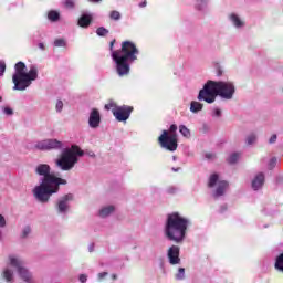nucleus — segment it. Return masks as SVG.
Listing matches in <instances>:
<instances>
[{
  "instance_id": "obj_1",
  "label": "nucleus",
  "mask_w": 283,
  "mask_h": 283,
  "mask_svg": "<svg viewBox=\"0 0 283 283\" xmlns=\"http://www.w3.org/2000/svg\"><path fill=\"white\" fill-rule=\"evenodd\" d=\"M52 168L48 164H40L35 167V174L42 176L41 184L35 186L32 193L38 202H50L53 193H59L61 185H67V180L50 174Z\"/></svg>"
},
{
  "instance_id": "obj_2",
  "label": "nucleus",
  "mask_w": 283,
  "mask_h": 283,
  "mask_svg": "<svg viewBox=\"0 0 283 283\" xmlns=\"http://www.w3.org/2000/svg\"><path fill=\"white\" fill-rule=\"evenodd\" d=\"M220 96L222 101H233L235 96V84L231 81H211L209 80L199 91L197 101H203L211 105Z\"/></svg>"
},
{
  "instance_id": "obj_3",
  "label": "nucleus",
  "mask_w": 283,
  "mask_h": 283,
  "mask_svg": "<svg viewBox=\"0 0 283 283\" xmlns=\"http://www.w3.org/2000/svg\"><path fill=\"white\" fill-rule=\"evenodd\" d=\"M191 227V219L182 216L180 212H172L167 214L164 227V235L170 242L182 244L187 238V231Z\"/></svg>"
},
{
  "instance_id": "obj_4",
  "label": "nucleus",
  "mask_w": 283,
  "mask_h": 283,
  "mask_svg": "<svg viewBox=\"0 0 283 283\" xmlns=\"http://www.w3.org/2000/svg\"><path fill=\"white\" fill-rule=\"evenodd\" d=\"M139 54L140 51L132 41H124L122 43L120 50L113 51L111 56L116 64V72L118 76H129V72L132 71V66L129 65V63L138 61Z\"/></svg>"
},
{
  "instance_id": "obj_5",
  "label": "nucleus",
  "mask_w": 283,
  "mask_h": 283,
  "mask_svg": "<svg viewBox=\"0 0 283 283\" xmlns=\"http://www.w3.org/2000/svg\"><path fill=\"white\" fill-rule=\"evenodd\" d=\"M8 264L9 266H6L1 272V280L6 283H14V270H17V273L19 275V279L22 283H35L34 275L30 271V269L25 268V263L23 262V259L17 254H10L8 256ZM12 266L13 269H11Z\"/></svg>"
},
{
  "instance_id": "obj_6",
  "label": "nucleus",
  "mask_w": 283,
  "mask_h": 283,
  "mask_svg": "<svg viewBox=\"0 0 283 283\" xmlns=\"http://www.w3.org/2000/svg\"><path fill=\"white\" fill-rule=\"evenodd\" d=\"M39 78V69L36 65H31L28 71L25 63L18 62L14 65V73L12 75L13 90L18 92H25L27 87L32 85L33 81Z\"/></svg>"
},
{
  "instance_id": "obj_7",
  "label": "nucleus",
  "mask_w": 283,
  "mask_h": 283,
  "mask_svg": "<svg viewBox=\"0 0 283 283\" xmlns=\"http://www.w3.org/2000/svg\"><path fill=\"white\" fill-rule=\"evenodd\" d=\"M85 156V151L81 147L73 145L62 151L60 158L55 160V166L61 171H72L73 167L78 163V158Z\"/></svg>"
},
{
  "instance_id": "obj_8",
  "label": "nucleus",
  "mask_w": 283,
  "mask_h": 283,
  "mask_svg": "<svg viewBox=\"0 0 283 283\" xmlns=\"http://www.w3.org/2000/svg\"><path fill=\"white\" fill-rule=\"evenodd\" d=\"M178 130V126L172 124L169 128V132L163 130L161 136L158 138L160 147L167 149L168 151H176L178 149V136L176 132Z\"/></svg>"
},
{
  "instance_id": "obj_9",
  "label": "nucleus",
  "mask_w": 283,
  "mask_h": 283,
  "mask_svg": "<svg viewBox=\"0 0 283 283\" xmlns=\"http://www.w3.org/2000/svg\"><path fill=\"white\" fill-rule=\"evenodd\" d=\"M216 185H217V188L212 193V196L213 198H220L223 193L227 192V189H229V181L220 180V177L218 176V174H212L209 177L208 187H210V189H213Z\"/></svg>"
},
{
  "instance_id": "obj_10",
  "label": "nucleus",
  "mask_w": 283,
  "mask_h": 283,
  "mask_svg": "<svg viewBox=\"0 0 283 283\" xmlns=\"http://www.w3.org/2000/svg\"><path fill=\"white\" fill-rule=\"evenodd\" d=\"M74 200V195L67 193L62 196L56 205H55V211L57 216H61V218H65L67 213H70V202Z\"/></svg>"
},
{
  "instance_id": "obj_11",
  "label": "nucleus",
  "mask_w": 283,
  "mask_h": 283,
  "mask_svg": "<svg viewBox=\"0 0 283 283\" xmlns=\"http://www.w3.org/2000/svg\"><path fill=\"white\" fill-rule=\"evenodd\" d=\"M34 149L40 151H52V149H63V143L57 139H44L36 142Z\"/></svg>"
},
{
  "instance_id": "obj_12",
  "label": "nucleus",
  "mask_w": 283,
  "mask_h": 283,
  "mask_svg": "<svg viewBox=\"0 0 283 283\" xmlns=\"http://www.w3.org/2000/svg\"><path fill=\"white\" fill-rule=\"evenodd\" d=\"M132 112H134V107L123 105L113 108V116H115L116 120L119 123H125V120H128L129 116H132Z\"/></svg>"
},
{
  "instance_id": "obj_13",
  "label": "nucleus",
  "mask_w": 283,
  "mask_h": 283,
  "mask_svg": "<svg viewBox=\"0 0 283 283\" xmlns=\"http://www.w3.org/2000/svg\"><path fill=\"white\" fill-rule=\"evenodd\" d=\"M167 258L169 264L176 266V264H180V247L171 245L167 251Z\"/></svg>"
},
{
  "instance_id": "obj_14",
  "label": "nucleus",
  "mask_w": 283,
  "mask_h": 283,
  "mask_svg": "<svg viewBox=\"0 0 283 283\" xmlns=\"http://www.w3.org/2000/svg\"><path fill=\"white\" fill-rule=\"evenodd\" d=\"M88 127L90 129H98L101 127V111L92 108L88 114Z\"/></svg>"
},
{
  "instance_id": "obj_15",
  "label": "nucleus",
  "mask_w": 283,
  "mask_h": 283,
  "mask_svg": "<svg viewBox=\"0 0 283 283\" xmlns=\"http://www.w3.org/2000/svg\"><path fill=\"white\" fill-rule=\"evenodd\" d=\"M228 20L231 23V25L235 28V30H242V28L247 25V22H244V18H241V15L238 13H230L228 15Z\"/></svg>"
},
{
  "instance_id": "obj_16",
  "label": "nucleus",
  "mask_w": 283,
  "mask_h": 283,
  "mask_svg": "<svg viewBox=\"0 0 283 283\" xmlns=\"http://www.w3.org/2000/svg\"><path fill=\"white\" fill-rule=\"evenodd\" d=\"M253 191H260L264 187V172H259L254 176L251 182Z\"/></svg>"
},
{
  "instance_id": "obj_17",
  "label": "nucleus",
  "mask_w": 283,
  "mask_h": 283,
  "mask_svg": "<svg viewBox=\"0 0 283 283\" xmlns=\"http://www.w3.org/2000/svg\"><path fill=\"white\" fill-rule=\"evenodd\" d=\"M94 19V14L92 13H82V15L77 20V25L80 28H87L92 25V21Z\"/></svg>"
},
{
  "instance_id": "obj_18",
  "label": "nucleus",
  "mask_w": 283,
  "mask_h": 283,
  "mask_svg": "<svg viewBox=\"0 0 283 283\" xmlns=\"http://www.w3.org/2000/svg\"><path fill=\"white\" fill-rule=\"evenodd\" d=\"M114 211H116V208L114 206H104L99 209L98 216L99 218H109V216H112Z\"/></svg>"
},
{
  "instance_id": "obj_19",
  "label": "nucleus",
  "mask_w": 283,
  "mask_h": 283,
  "mask_svg": "<svg viewBox=\"0 0 283 283\" xmlns=\"http://www.w3.org/2000/svg\"><path fill=\"white\" fill-rule=\"evenodd\" d=\"M205 107V105L200 102L197 101H192L190 103V112L192 114H198V112H202V108Z\"/></svg>"
},
{
  "instance_id": "obj_20",
  "label": "nucleus",
  "mask_w": 283,
  "mask_h": 283,
  "mask_svg": "<svg viewBox=\"0 0 283 283\" xmlns=\"http://www.w3.org/2000/svg\"><path fill=\"white\" fill-rule=\"evenodd\" d=\"M207 6H209V0H197L195 3L196 10H199L200 12H205Z\"/></svg>"
},
{
  "instance_id": "obj_21",
  "label": "nucleus",
  "mask_w": 283,
  "mask_h": 283,
  "mask_svg": "<svg viewBox=\"0 0 283 283\" xmlns=\"http://www.w3.org/2000/svg\"><path fill=\"white\" fill-rule=\"evenodd\" d=\"M48 19L52 23H56V21H59L61 19V13H59V11L51 10L48 12Z\"/></svg>"
},
{
  "instance_id": "obj_22",
  "label": "nucleus",
  "mask_w": 283,
  "mask_h": 283,
  "mask_svg": "<svg viewBox=\"0 0 283 283\" xmlns=\"http://www.w3.org/2000/svg\"><path fill=\"white\" fill-rule=\"evenodd\" d=\"M255 143H258V134L256 133H250L245 137V145L251 146V145H255Z\"/></svg>"
},
{
  "instance_id": "obj_23",
  "label": "nucleus",
  "mask_w": 283,
  "mask_h": 283,
  "mask_svg": "<svg viewBox=\"0 0 283 283\" xmlns=\"http://www.w3.org/2000/svg\"><path fill=\"white\" fill-rule=\"evenodd\" d=\"M179 133L181 136H184V138H191V130H189V128H187L185 125L179 126Z\"/></svg>"
},
{
  "instance_id": "obj_24",
  "label": "nucleus",
  "mask_w": 283,
  "mask_h": 283,
  "mask_svg": "<svg viewBox=\"0 0 283 283\" xmlns=\"http://www.w3.org/2000/svg\"><path fill=\"white\" fill-rule=\"evenodd\" d=\"M53 45L54 48H67V41L63 38L55 39Z\"/></svg>"
},
{
  "instance_id": "obj_25",
  "label": "nucleus",
  "mask_w": 283,
  "mask_h": 283,
  "mask_svg": "<svg viewBox=\"0 0 283 283\" xmlns=\"http://www.w3.org/2000/svg\"><path fill=\"white\" fill-rule=\"evenodd\" d=\"M240 153H232L228 158V163L230 165H235V163L240 160Z\"/></svg>"
},
{
  "instance_id": "obj_26",
  "label": "nucleus",
  "mask_w": 283,
  "mask_h": 283,
  "mask_svg": "<svg viewBox=\"0 0 283 283\" xmlns=\"http://www.w3.org/2000/svg\"><path fill=\"white\" fill-rule=\"evenodd\" d=\"M276 271H282L283 272V253H281L275 261L274 264Z\"/></svg>"
},
{
  "instance_id": "obj_27",
  "label": "nucleus",
  "mask_w": 283,
  "mask_h": 283,
  "mask_svg": "<svg viewBox=\"0 0 283 283\" xmlns=\"http://www.w3.org/2000/svg\"><path fill=\"white\" fill-rule=\"evenodd\" d=\"M122 14L117 10H113L109 12V19L111 21H120Z\"/></svg>"
},
{
  "instance_id": "obj_28",
  "label": "nucleus",
  "mask_w": 283,
  "mask_h": 283,
  "mask_svg": "<svg viewBox=\"0 0 283 283\" xmlns=\"http://www.w3.org/2000/svg\"><path fill=\"white\" fill-rule=\"evenodd\" d=\"M175 280H177V282H182V280H185V268L178 269V272L175 275Z\"/></svg>"
},
{
  "instance_id": "obj_29",
  "label": "nucleus",
  "mask_w": 283,
  "mask_h": 283,
  "mask_svg": "<svg viewBox=\"0 0 283 283\" xmlns=\"http://www.w3.org/2000/svg\"><path fill=\"white\" fill-rule=\"evenodd\" d=\"M6 217H3V214H0V242L1 240H3V232L1 231V229H6Z\"/></svg>"
},
{
  "instance_id": "obj_30",
  "label": "nucleus",
  "mask_w": 283,
  "mask_h": 283,
  "mask_svg": "<svg viewBox=\"0 0 283 283\" xmlns=\"http://www.w3.org/2000/svg\"><path fill=\"white\" fill-rule=\"evenodd\" d=\"M97 36H107L109 34V30L105 29V27H99L96 30Z\"/></svg>"
},
{
  "instance_id": "obj_31",
  "label": "nucleus",
  "mask_w": 283,
  "mask_h": 283,
  "mask_svg": "<svg viewBox=\"0 0 283 283\" xmlns=\"http://www.w3.org/2000/svg\"><path fill=\"white\" fill-rule=\"evenodd\" d=\"M212 118H220L222 116V109L213 107L211 113Z\"/></svg>"
},
{
  "instance_id": "obj_32",
  "label": "nucleus",
  "mask_w": 283,
  "mask_h": 283,
  "mask_svg": "<svg viewBox=\"0 0 283 283\" xmlns=\"http://www.w3.org/2000/svg\"><path fill=\"white\" fill-rule=\"evenodd\" d=\"M64 6L65 8H67V10H74L76 3L74 2V0H66L64 1Z\"/></svg>"
},
{
  "instance_id": "obj_33",
  "label": "nucleus",
  "mask_w": 283,
  "mask_h": 283,
  "mask_svg": "<svg viewBox=\"0 0 283 283\" xmlns=\"http://www.w3.org/2000/svg\"><path fill=\"white\" fill-rule=\"evenodd\" d=\"M2 113L6 116H12L14 114V111L11 107H9V106H3L2 107Z\"/></svg>"
},
{
  "instance_id": "obj_34",
  "label": "nucleus",
  "mask_w": 283,
  "mask_h": 283,
  "mask_svg": "<svg viewBox=\"0 0 283 283\" xmlns=\"http://www.w3.org/2000/svg\"><path fill=\"white\" fill-rule=\"evenodd\" d=\"M30 233H32V228H30V226L24 227L22 230V238H28Z\"/></svg>"
},
{
  "instance_id": "obj_35",
  "label": "nucleus",
  "mask_w": 283,
  "mask_h": 283,
  "mask_svg": "<svg viewBox=\"0 0 283 283\" xmlns=\"http://www.w3.org/2000/svg\"><path fill=\"white\" fill-rule=\"evenodd\" d=\"M55 111L57 112V114H61V112H63V101L59 99L55 104Z\"/></svg>"
},
{
  "instance_id": "obj_36",
  "label": "nucleus",
  "mask_w": 283,
  "mask_h": 283,
  "mask_svg": "<svg viewBox=\"0 0 283 283\" xmlns=\"http://www.w3.org/2000/svg\"><path fill=\"white\" fill-rule=\"evenodd\" d=\"M116 107H118V106H116V103H114V102H111L105 105V109H107V111L111 109L112 112H113V109H116Z\"/></svg>"
},
{
  "instance_id": "obj_37",
  "label": "nucleus",
  "mask_w": 283,
  "mask_h": 283,
  "mask_svg": "<svg viewBox=\"0 0 283 283\" xmlns=\"http://www.w3.org/2000/svg\"><path fill=\"white\" fill-rule=\"evenodd\" d=\"M277 165V158L273 157L269 163V169H273Z\"/></svg>"
},
{
  "instance_id": "obj_38",
  "label": "nucleus",
  "mask_w": 283,
  "mask_h": 283,
  "mask_svg": "<svg viewBox=\"0 0 283 283\" xmlns=\"http://www.w3.org/2000/svg\"><path fill=\"white\" fill-rule=\"evenodd\" d=\"M6 74V62H0V76Z\"/></svg>"
},
{
  "instance_id": "obj_39",
  "label": "nucleus",
  "mask_w": 283,
  "mask_h": 283,
  "mask_svg": "<svg viewBox=\"0 0 283 283\" xmlns=\"http://www.w3.org/2000/svg\"><path fill=\"white\" fill-rule=\"evenodd\" d=\"M108 273L107 272H101L98 273L97 277L98 281L102 282L104 277H107Z\"/></svg>"
},
{
  "instance_id": "obj_40",
  "label": "nucleus",
  "mask_w": 283,
  "mask_h": 283,
  "mask_svg": "<svg viewBox=\"0 0 283 283\" xmlns=\"http://www.w3.org/2000/svg\"><path fill=\"white\" fill-rule=\"evenodd\" d=\"M276 140H277V135L274 134V135H272V136L270 137L269 143H270V145H273V143H276Z\"/></svg>"
},
{
  "instance_id": "obj_41",
  "label": "nucleus",
  "mask_w": 283,
  "mask_h": 283,
  "mask_svg": "<svg viewBox=\"0 0 283 283\" xmlns=\"http://www.w3.org/2000/svg\"><path fill=\"white\" fill-rule=\"evenodd\" d=\"M206 158H207V160H213V158H216V154H213V153H207V154H206Z\"/></svg>"
},
{
  "instance_id": "obj_42",
  "label": "nucleus",
  "mask_w": 283,
  "mask_h": 283,
  "mask_svg": "<svg viewBox=\"0 0 283 283\" xmlns=\"http://www.w3.org/2000/svg\"><path fill=\"white\" fill-rule=\"evenodd\" d=\"M78 280H80L81 283L87 282V274H81Z\"/></svg>"
},
{
  "instance_id": "obj_43",
  "label": "nucleus",
  "mask_w": 283,
  "mask_h": 283,
  "mask_svg": "<svg viewBox=\"0 0 283 283\" xmlns=\"http://www.w3.org/2000/svg\"><path fill=\"white\" fill-rule=\"evenodd\" d=\"M176 191H178V189L176 187H169L167 189V193H176Z\"/></svg>"
},
{
  "instance_id": "obj_44",
  "label": "nucleus",
  "mask_w": 283,
  "mask_h": 283,
  "mask_svg": "<svg viewBox=\"0 0 283 283\" xmlns=\"http://www.w3.org/2000/svg\"><path fill=\"white\" fill-rule=\"evenodd\" d=\"M87 156H90L91 158H96V154H94V151H88L86 153Z\"/></svg>"
},
{
  "instance_id": "obj_45",
  "label": "nucleus",
  "mask_w": 283,
  "mask_h": 283,
  "mask_svg": "<svg viewBox=\"0 0 283 283\" xmlns=\"http://www.w3.org/2000/svg\"><path fill=\"white\" fill-rule=\"evenodd\" d=\"M38 48H39L40 50H45V44L39 43V44H38Z\"/></svg>"
},
{
  "instance_id": "obj_46",
  "label": "nucleus",
  "mask_w": 283,
  "mask_h": 283,
  "mask_svg": "<svg viewBox=\"0 0 283 283\" xmlns=\"http://www.w3.org/2000/svg\"><path fill=\"white\" fill-rule=\"evenodd\" d=\"M114 43H115V41H112L111 44H109V48H111V52H112V53L114 52Z\"/></svg>"
},
{
  "instance_id": "obj_47",
  "label": "nucleus",
  "mask_w": 283,
  "mask_h": 283,
  "mask_svg": "<svg viewBox=\"0 0 283 283\" xmlns=\"http://www.w3.org/2000/svg\"><path fill=\"white\" fill-rule=\"evenodd\" d=\"M91 3H101L103 0H88Z\"/></svg>"
},
{
  "instance_id": "obj_48",
  "label": "nucleus",
  "mask_w": 283,
  "mask_h": 283,
  "mask_svg": "<svg viewBox=\"0 0 283 283\" xmlns=\"http://www.w3.org/2000/svg\"><path fill=\"white\" fill-rule=\"evenodd\" d=\"M223 211H227L226 206H222V207H221V213H223Z\"/></svg>"
},
{
  "instance_id": "obj_49",
  "label": "nucleus",
  "mask_w": 283,
  "mask_h": 283,
  "mask_svg": "<svg viewBox=\"0 0 283 283\" xmlns=\"http://www.w3.org/2000/svg\"><path fill=\"white\" fill-rule=\"evenodd\" d=\"M172 171L177 172V171H180V168H171Z\"/></svg>"
},
{
  "instance_id": "obj_50",
  "label": "nucleus",
  "mask_w": 283,
  "mask_h": 283,
  "mask_svg": "<svg viewBox=\"0 0 283 283\" xmlns=\"http://www.w3.org/2000/svg\"><path fill=\"white\" fill-rule=\"evenodd\" d=\"M178 158L176 156H172V160L176 161Z\"/></svg>"
},
{
  "instance_id": "obj_51",
  "label": "nucleus",
  "mask_w": 283,
  "mask_h": 283,
  "mask_svg": "<svg viewBox=\"0 0 283 283\" xmlns=\"http://www.w3.org/2000/svg\"><path fill=\"white\" fill-rule=\"evenodd\" d=\"M112 277H113V280H116L117 276H116V274H113Z\"/></svg>"
},
{
  "instance_id": "obj_52",
  "label": "nucleus",
  "mask_w": 283,
  "mask_h": 283,
  "mask_svg": "<svg viewBox=\"0 0 283 283\" xmlns=\"http://www.w3.org/2000/svg\"><path fill=\"white\" fill-rule=\"evenodd\" d=\"M221 75H222V72L219 71V72H218V76H221Z\"/></svg>"
},
{
  "instance_id": "obj_53",
  "label": "nucleus",
  "mask_w": 283,
  "mask_h": 283,
  "mask_svg": "<svg viewBox=\"0 0 283 283\" xmlns=\"http://www.w3.org/2000/svg\"><path fill=\"white\" fill-rule=\"evenodd\" d=\"M1 101H3V97L0 96V103H1Z\"/></svg>"
},
{
  "instance_id": "obj_54",
  "label": "nucleus",
  "mask_w": 283,
  "mask_h": 283,
  "mask_svg": "<svg viewBox=\"0 0 283 283\" xmlns=\"http://www.w3.org/2000/svg\"><path fill=\"white\" fill-rule=\"evenodd\" d=\"M90 251H92V248L90 249Z\"/></svg>"
},
{
  "instance_id": "obj_55",
  "label": "nucleus",
  "mask_w": 283,
  "mask_h": 283,
  "mask_svg": "<svg viewBox=\"0 0 283 283\" xmlns=\"http://www.w3.org/2000/svg\"><path fill=\"white\" fill-rule=\"evenodd\" d=\"M90 251H92V248L90 249Z\"/></svg>"
}]
</instances>
